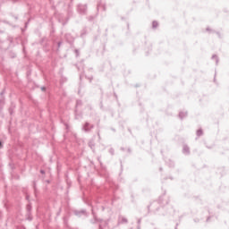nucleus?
Here are the masks:
<instances>
[{
	"label": "nucleus",
	"instance_id": "f257e3e1",
	"mask_svg": "<svg viewBox=\"0 0 229 229\" xmlns=\"http://www.w3.org/2000/svg\"><path fill=\"white\" fill-rule=\"evenodd\" d=\"M1 146H2V143L0 142V148H1Z\"/></svg>",
	"mask_w": 229,
	"mask_h": 229
}]
</instances>
